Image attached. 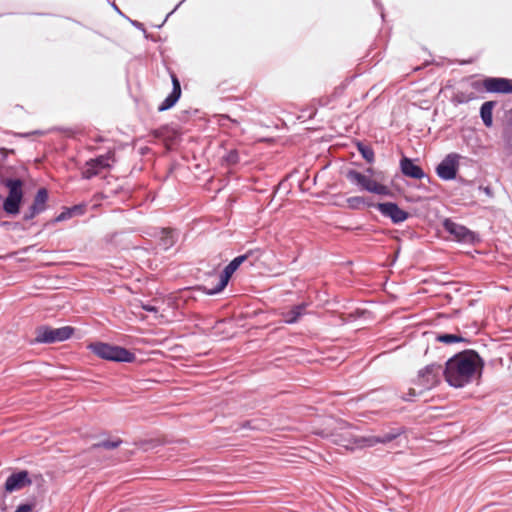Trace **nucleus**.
<instances>
[{
    "instance_id": "1",
    "label": "nucleus",
    "mask_w": 512,
    "mask_h": 512,
    "mask_svg": "<svg viewBox=\"0 0 512 512\" xmlns=\"http://www.w3.org/2000/svg\"><path fill=\"white\" fill-rule=\"evenodd\" d=\"M483 362L473 350H466L448 359L443 371L447 383L455 388H461L481 375Z\"/></svg>"
},
{
    "instance_id": "2",
    "label": "nucleus",
    "mask_w": 512,
    "mask_h": 512,
    "mask_svg": "<svg viewBox=\"0 0 512 512\" xmlns=\"http://www.w3.org/2000/svg\"><path fill=\"white\" fill-rule=\"evenodd\" d=\"M89 348L95 355L109 361L130 363L135 359V355L126 348L108 343H93L89 345Z\"/></svg>"
},
{
    "instance_id": "3",
    "label": "nucleus",
    "mask_w": 512,
    "mask_h": 512,
    "mask_svg": "<svg viewBox=\"0 0 512 512\" xmlns=\"http://www.w3.org/2000/svg\"><path fill=\"white\" fill-rule=\"evenodd\" d=\"M5 186L9 189V193L4 200L3 209L7 214L17 215L23 200V182L20 179H7Z\"/></svg>"
},
{
    "instance_id": "4",
    "label": "nucleus",
    "mask_w": 512,
    "mask_h": 512,
    "mask_svg": "<svg viewBox=\"0 0 512 512\" xmlns=\"http://www.w3.org/2000/svg\"><path fill=\"white\" fill-rule=\"evenodd\" d=\"M347 179L361 190H365L378 195H389V188L380 184L372 178L362 174L361 172L351 169L346 174Z\"/></svg>"
},
{
    "instance_id": "5",
    "label": "nucleus",
    "mask_w": 512,
    "mask_h": 512,
    "mask_svg": "<svg viewBox=\"0 0 512 512\" xmlns=\"http://www.w3.org/2000/svg\"><path fill=\"white\" fill-rule=\"evenodd\" d=\"M115 162V153L108 151L94 159L88 160L81 172L82 178L91 179L99 175L102 171L109 170Z\"/></svg>"
},
{
    "instance_id": "6",
    "label": "nucleus",
    "mask_w": 512,
    "mask_h": 512,
    "mask_svg": "<svg viewBox=\"0 0 512 512\" xmlns=\"http://www.w3.org/2000/svg\"><path fill=\"white\" fill-rule=\"evenodd\" d=\"M443 228L453 236V239L463 244H475L480 241L479 235L468 229L466 226L446 218L443 221Z\"/></svg>"
},
{
    "instance_id": "7",
    "label": "nucleus",
    "mask_w": 512,
    "mask_h": 512,
    "mask_svg": "<svg viewBox=\"0 0 512 512\" xmlns=\"http://www.w3.org/2000/svg\"><path fill=\"white\" fill-rule=\"evenodd\" d=\"M247 259V255H240L235 257L218 276V282L215 286L208 287L203 286V290L208 295H215L221 292L228 284L229 279L233 273L239 268V266Z\"/></svg>"
},
{
    "instance_id": "8",
    "label": "nucleus",
    "mask_w": 512,
    "mask_h": 512,
    "mask_svg": "<svg viewBox=\"0 0 512 512\" xmlns=\"http://www.w3.org/2000/svg\"><path fill=\"white\" fill-rule=\"evenodd\" d=\"M74 332L70 326L60 328L40 327L37 330L36 342L38 343H56L69 339Z\"/></svg>"
},
{
    "instance_id": "9",
    "label": "nucleus",
    "mask_w": 512,
    "mask_h": 512,
    "mask_svg": "<svg viewBox=\"0 0 512 512\" xmlns=\"http://www.w3.org/2000/svg\"><path fill=\"white\" fill-rule=\"evenodd\" d=\"M443 371L441 365L435 363L429 364L418 372L415 384L420 386L422 390L432 389L440 382Z\"/></svg>"
},
{
    "instance_id": "10",
    "label": "nucleus",
    "mask_w": 512,
    "mask_h": 512,
    "mask_svg": "<svg viewBox=\"0 0 512 512\" xmlns=\"http://www.w3.org/2000/svg\"><path fill=\"white\" fill-rule=\"evenodd\" d=\"M472 87L476 90L484 87L490 93H512V81L506 78L489 77L482 82H473Z\"/></svg>"
},
{
    "instance_id": "11",
    "label": "nucleus",
    "mask_w": 512,
    "mask_h": 512,
    "mask_svg": "<svg viewBox=\"0 0 512 512\" xmlns=\"http://www.w3.org/2000/svg\"><path fill=\"white\" fill-rule=\"evenodd\" d=\"M460 156L456 153L448 154L437 166V175L442 180H453L457 175Z\"/></svg>"
},
{
    "instance_id": "12",
    "label": "nucleus",
    "mask_w": 512,
    "mask_h": 512,
    "mask_svg": "<svg viewBox=\"0 0 512 512\" xmlns=\"http://www.w3.org/2000/svg\"><path fill=\"white\" fill-rule=\"evenodd\" d=\"M375 207L382 216L389 218L394 224H400L409 217V213L394 202L378 203Z\"/></svg>"
},
{
    "instance_id": "13",
    "label": "nucleus",
    "mask_w": 512,
    "mask_h": 512,
    "mask_svg": "<svg viewBox=\"0 0 512 512\" xmlns=\"http://www.w3.org/2000/svg\"><path fill=\"white\" fill-rule=\"evenodd\" d=\"M32 481L29 477V473L26 470H21L11 474L5 482L4 490L7 493H13L19 491L26 486L31 485Z\"/></svg>"
},
{
    "instance_id": "14",
    "label": "nucleus",
    "mask_w": 512,
    "mask_h": 512,
    "mask_svg": "<svg viewBox=\"0 0 512 512\" xmlns=\"http://www.w3.org/2000/svg\"><path fill=\"white\" fill-rule=\"evenodd\" d=\"M171 79L173 85L172 91L159 105V111H165L173 107L181 96V86L177 76L175 74H171Z\"/></svg>"
},
{
    "instance_id": "15",
    "label": "nucleus",
    "mask_w": 512,
    "mask_h": 512,
    "mask_svg": "<svg viewBox=\"0 0 512 512\" xmlns=\"http://www.w3.org/2000/svg\"><path fill=\"white\" fill-rule=\"evenodd\" d=\"M403 432V427L392 428L390 431L382 435L370 436L368 438H365L364 442L367 446H374L375 444L378 443L386 444L399 437Z\"/></svg>"
},
{
    "instance_id": "16",
    "label": "nucleus",
    "mask_w": 512,
    "mask_h": 512,
    "mask_svg": "<svg viewBox=\"0 0 512 512\" xmlns=\"http://www.w3.org/2000/svg\"><path fill=\"white\" fill-rule=\"evenodd\" d=\"M400 168L403 175L413 179H422L425 176L423 169L416 165L412 159L403 157L400 160Z\"/></svg>"
},
{
    "instance_id": "17",
    "label": "nucleus",
    "mask_w": 512,
    "mask_h": 512,
    "mask_svg": "<svg viewBox=\"0 0 512 512\" xmlns=\"http://www.w3.org/2000/svg\"><path fill=\"white\" fill-rule=\"evenodd\" d=\"M307 308L306 303H301L293 306L289 311L283 312V321L287 324L296 323L299 318L305 314Z\"/></svg>"
},
{
    "instance_id": "18",
    "label": "nucleus",
    "mask_w": 512,
    "mask_h": 512,
    "mask_svg": "<svg viewBox=\"0 0 512 512\" xmlns=\"http://www.w3.org/2000/svg\"><path fill=\"white\" fill-rule=\"evenodd\" d=\"M48 191L46 188H40L30 206L38 214L44 212L47 209Z\"/></svg>"
},
{
    "instance_id": "19",
    "label": "nucleus",
    "mask_w": 512,
    "mask_h": 512,
    "mask_svg": "<svg viewBox=\"0 0 512 512\" xmlns=\"http://www.w3.org/2000/svg\"><path fill=\"white\" fill-rule=\"evenodd\" d=\"M178 239V233L174 229L163 228L161 230L160 244L164 249L172 247Z\"/></svg>"
},
{
    "instance_id": "20",
    "label": "nucleus",
    "mask_w": 512,
    "mask_h": 512,
    "mask_svg": "<svg viewBox=\"0 0 512 512\" xmlns=\"http://www.w3.org/2000/svg\"><path fill=\"white\" fill-rule=\"evenodd\" d=\"M495 106V102L487 101L484 102L480 108V116L486 127H491L493 123L492 110Z\"/></svg>"
},
{
    "instance_id": "21",
    "label": "nucleus",
    "mask_w": 512,
    "mask_h": 512,
    "mask_svg": "<svg viewBox=\"0 0 512 512\" xmlns=\"http://www.w3.org/2000/svg\"><path fill=\"white\" fill-rule=\"evenodd\" d=\"M346 202H347L348 207L350 209H354V210L360 209L364 205H367V206L372 205L371 203L366 202L365 198L360 197V196L349 197V198H347Z\"/></svg>"
},
{
    "instance_id": "22",
    "label": "nucleus",
    "mask_w": 512,
    "mask_h": 512,
    "mask_svg": "<svg viewBox=\"0 0 512 512\" xmlns=\"http://www.w3.org/2000/svg\"><path fill=\"white\" fill-rule=\"evenodd\" d=\"M439 342L445 344H452L464 341V338L457 334H441L437 336Z\"/></svg>"
},
{
    "instance_id": "23",
    "label": "nucleus",
    "mask_w": 512,
    "mask_h": 512,
    "mask_svg": "<svg viewBox=\"0 0 512 512\" xmlns=\"http://www.w3.org/2000/svg\"><path fill=\"white\" fill-rule=\"evenodd\" d=\"M121 443H122V441L120 439L104 440V441L94 444L93 448H104L107 450H113V449L119 447Z\"/></svg>"
},
{
    "instance_id": "24",
    "label": "nucleus",
    "mask_w": 512,
    "mask_h": 512,
    "mask_svg": "<svg viewBox=\"0 0 512 512\" xmlns=\"http://www.w3.org/2000/svg\"><path fill=\"white\" fill-rule=\"evenodd\" d=\"M358 151L367 162L371 163L374 161V152L369 146L359 143Z\"/></svg>"
},
{
    "instance_id": "25",
    "label": "nucleus",
    "mask_w": 512,
    "mask_h": 512,
    "mask_svg": "<svg viewBox=\"0 0 512 512\" xmlns=\"http://www.w3.org/2000/svg\"><path fill=\"white\" fill-rule=\"evenodd\" d=\"M474 97H473V94H466L464 92H457L454 97H453V101L455 103H458V104H462V103H467L469 102L470 100H472Z\"/></svg>"
},
{
    "instance_id": "26",
    "label": "nucleus",
    "mask_w": 512,
    "mask_h": 512,
    "mask_svg": "<svg viewBox=\"0 0 512 512\" xmlns=\"http://www.w3.org/2000/svg\"><path fill=\"white\" fill-rule=\"evenodd\" d=\"M225 161L229 165L237 164L239 162V154L237 150H230L225 156Z\"/></svg>"
},
{
    "instance_id": "27",
    "label": "nucleus",
    "mask_w": 512,
    "mask_h": 512,
    "mask_svg": "<svg viewBox=\"0 0 512 512\" xmlns=\"http://www.w3.org/2000/svg\"><path fill=\"white\" fill-rule=\"evenodd\" d=\"M424 390H420L419 392H417L414 388H409L408 389V392L403 394L401 396V398L404 400V401H413L417 396H419L420 394L423 393Z\"/></svg>"
},
{
    "instance_id": "28",
    "label": "nucleus",
    "mask_w": 512,
    "mask_h": 512,
    "mask_svg": "<svg viewBox=\"0 0 512 512\" xmlns=\"http://www.w3.org/2000/svg\"><path fill=\"white\" fill-rule=\"evenodd\" d=\"M34 504L24 503L20 504L14 512H32Z\"/></svg>"
},
{
    "instance_id": "29",
    "label": "nucleus",
    "mask_w": 512,
    "mask_h": 512,
    "mask_svg": "<svg viewBox=\"0 0 512 512\" xmlns=\"http://www.w3.org/2000/svg\"><path fill=\"white\" fill-rule=\"evenodd\" d=\"M73 215L69 208H67L65 211L61 212L55 219L56 222L64 221L69 218H71Z\"/></svg>"
},
{
    "instance_id": "30",
    "label": "nucleus",
    "mask_w": 512,
    "mask_h": 512,
    "mask_svg": "<svg viewBox=\"0 0 512 512\" xmlns=\"http://www.w3.org/2000/svg\"><path fill=\"white\" fill-rule=\"evenodd\" d=\"M69 209H70L72 215H81L84 213L85 206L84 205H75Z\"/></svg>"
},
{
    "instance_id": "31",
    "label": "nucleus",
    "mask_w": 512,
    "mask_h": 512,
    "mask_svg": "<svg viewBox=\"0 0 512 512\" xmlns=\"http://www.w3.org/2000/svg\"><path fill=\"white\" fill-rule=\"evenodd\" d=\"M39 215L35 210H33L31 207H29L28 211L24 214L23 219L25 221L32 220L34 217Z\"/></svg>"
},
{
    "instance_id": "32",
    "label": "nucleus",
    "mask_w": 512,
    "mask_h": 512,
    "mask_svg": "<svg viewBox=\"0 0 512 512\" xmlns=\"http://www.w3.org/2000/svg\"><path fill=\"white\" fill-rule=\"evenodd\" d=\"M142 308L145 310V311H148V312H154V313H157L158 312V309L153 306V305H150V304H145L142 306Z\"/></svg>"
},
{
    "instance_id": "33",
    "label": "nucleus",
    "mask_w": 512,
    "mask_h": 512,
    "mask_svg": "<svg viewBox=\"0 0 512 512\" xmlns=\"http://www.w3.org/2000/svg\"><path fill=\"white\" fill-rule=\"evenodd\" d=\"M133 25H134V26H136V27H138V28H142V26H143L141 23H139V22H137V21H134V22H133Z\"/></svg>"
},
{
    "instance_id": "34",
    "label": "nucleus",
    "mask_w": 512,
    "mask_h": 512,
    "mask_svg": "<svg viewBox=\"0 0 512 512\" xmlns=\"http://www.w3.org/2000/svg\"><path fill=\"white\" fill-rule=\"evenodd\" d=\"M112 7L118 12L121 14V11L119 10V8L117 7V5L113 2L112 3Z\"/></svg>"
},
{
    "instance_id": "35",
    "label": "nucleus",
    "mask_w": 512,
    "mask_h": 512,
    "mask_svg": "<svg viewBox=\"0 0 512 512\" xmlns=\"http://www.w3.org/2000/svg\"><path fill=\"white\" fill-rule=\"evenodd\" d=\"M36 133H37V132H33L32 134H36ZM30 134H31V133L21 134V136H23V137H27V136H29Z\"/></svg>"
}]
</instances>
